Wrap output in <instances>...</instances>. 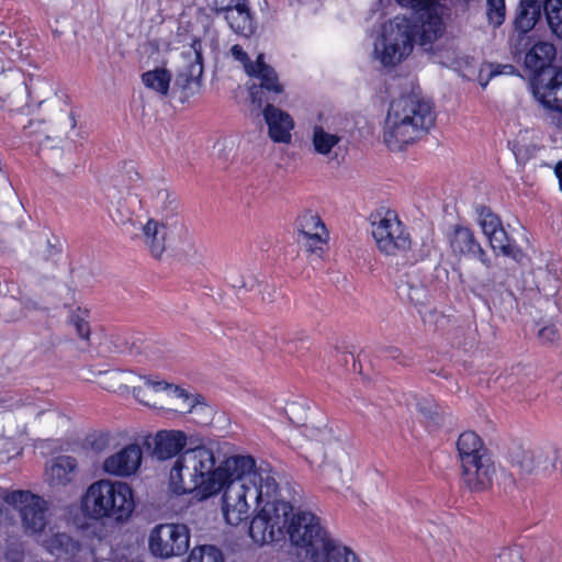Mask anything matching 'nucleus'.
Wrapping results in <instances>:
<instances>
[{"instance_id":"49","label":"nucleus","mask_w":562,"mask_h":562,"mask_svg":"<svg viewBox=\"0 0 562 562\" xmlns=\"http://www.w3.org/2000/svg\"><path fill=\"white\" fill-rule=\"evenodd\" d=\"M554 175L559 180V189L562 191V160L558 161L554 166Z\"/></svg>"},{"instance_id":"51","label":"nucleus","mask_w":562,"mask_h":562,"mask_svg":"<svg viewBox=\"0 0 562 562\" xmlns=\"http://www.w3.org/2000/svg\"><path fill=\"white\" fill-rule=\"evenodd\" d=\"M514 72V67L512 65H505L503 66V70H492L491 75L492 76H495V75H499V74H513Z\"/></svg>"},{"instance_id":"25","label":"nucleus","mask_w":562,"mask_h":562,"mask_svg":"<svg viewBox=\"0 0 562 562\" xmlns=\"http://www.w3.org/2000/svg\"><path fill=\"white\" fill-rule=\"evenodd\" d=\"M154 456L158 460H168L182 453L187 447L188 437L181 430H160L154 438Z\"/></svg>"},{"instance_id":"38","label":"nucleus","mask_w":562,"mask_h":562,"mask_svg":"<svg viewBox=\"0 0 562 562\" xmlns=\"http://www.w3.org/2000/svg\"><path fill=\"white\" fill-rule=\"evenodd\" d=\"M486 15L491 25L501 26L506 15L505 0H486Z\"/></svg>"},{"instance_id":"21","label":"nucleus","mask_w":562,"mask_h":562,"mask_svg":"<svg viewBox=\"0 0 562 562\" xmlns=\"http://www.w3.org/2000/svg\"><path fill=\"white\" fill-rule=\"evenodd\" d=\"M263 120L268 127V136L274 143L290 144L292 140V131L294 130V120L280 108L268 103L262 110Z\"/></svg>"},{"instance_id":"2","label":"nucleus","mask_w":562,"mask_h":562,"mask_svg":"<svg viewBox=\"0 0 562 562\" xmlns=\"http://www.w3.org/2000/svg\"><path fill=\"white\" fill-rule=\"evenodd\" d=\"M247 468H237L225 483L222 495V514L231 526H238L249 517L250 502L255 507L266 497H272L278 490L277 473L269 464L256 465L248 456Z\"/></svg>"},{"instance_id":"26","label":"nucleus","mask_w":562,"mask_h":562,"mask_svg":"<svg viewBox=\"0 0 562 562\" xmlns=\"http://www.w3.org/2000/svg\"><path fill=\"white\" fill-rule=\"evenodd\" d=\"M145 191L144 198H148L158 212L166 216L177 213L179 209L178 198L164 182H147Z\"/></svg>"},{"instance_id":"33","label":"nucleus","mask_w":562,"mask_h":562,"mask_svg":"<svg viewBox=\"0 0 562 562\" xmlns=\"http://www.w3.org/2000/svg\"><path fill=\"white\" fill-rule=\"evenodd\" d=\"M491 248L495 252H499L503 256L510 257L517 262H520L525 257L522 250L515 244L510 243L509 237L504 227L496 231L490 237H487Z\"/></svg>"},{"instance_id":"5","label":"nucleus","mask_w":562,"mask_h":562,"mask_svg":"<svg viewBox=\"0 0 562 562\" xmlns=\"http://www.w3.org/2000/svg\"><path fill=\"white\" fill-rule=\"evenodd\" d=\"M457 449L463 484L473 492L491 487L496 468L482 439L473 431H464L458 438Z\"/></svg>"},{"instance_id":"50","label":"nucleus","mask_w":562,"mask_h":562,"mask_svg":"<svg viewBox=\"0 0 562 562\" xmlns=\"http://www.w3.org/2000/svg\"><path fill=\"white\" fill-rule=\"evenodd\" d=\"M229 283L234 288H239V289L247 288V282L244 280V278H240V280L239 279L234 280L233 276H231Z\"/></svg>"},{"instance_id":"52","label":"nucleus","mask_w":562,"mask_h":562,"mask_svg":"<svg viewBox=\"0 0 562 562\" xmlns=\"http://www.w3.org/2000/svg\"><path fill=\"white\" fill-rule=\"evenodd\" d=\"M262 300H263V301H266V300H267V297H266V296H262ZM268 301H269V302H270V301H272V299H271V294H270V293H269Z\"/></svg>"},{"instance_id":"53","label":"nucleus","mask_w":562,"mask_h":562,"mask_svg":"<svg viewBox=\"0 0 562 562\" xmlns=\"http://www.w3.org/2000/svg\"><path fill=\"white\" fill-rule=\"evenodd\" d=\"M295 408H296V405H295V404H292V405L290 406V411H291V412H293Z\"/></svg>"},{"instance_id":"1","label":"nucleus","mask_w":562,"mask_h":562,"mask_svg":"<svg viewBox=\"0 0 562 562\" xmlns=\"http://www.w3.org/2000/svg\"><path fill=\"white\" fill-rule=\"evenodd\" d=\"M412 16L396 15L384 22L373 45V58L383 67H395L413 52L415 40L422 46L431 45L445 31L437 0H395Z\"/></svg>"},{"instance_id":"45","label":"nucleus","mask_w":562,"mask_h":562,"mask_svg":"<svg viewBox=\"0 0 562 562\" xmlns=\"http://www.w3.org/2000/svg\"><path fill=\"white\" fill-rule=\"evenodd\" d=\"M538 338L542 344H554L560 339V333L555 325L549 324L538 331Z\"/></svg>"},{"instance_id":"23","label":"nucleus","mask_w":562,"mask_h":562,"mask_svg":"<svg viewBox=\"0 0 562 562\" xmlns=\"http://www.w3.org/2000/svg\"><path fill=\"white\" fill-rule=\"evenodd\" d=\"M342 136L321 124H316L312 128L311 143L313 151L329 160L337 159L341 148Z\"/></svg>"},{"instance_id":"36","label":"nucleus","mask_w":562,"mask_h":562,"mask_svg":"<svg viewBox=\"0 0 562 562\" xmlns=\"http://www.w3.org/2000/svg\"><path fill=\"white\" fill-rule=\"evenodd\" d=\"M543 10L550 30L562 40V0H546Z\"/></svg>"},{"instance_id":"37","label":"nucleus","mask_w":562,"mask_h":562,"mask_svg":"<svg viewBox=\"0 0 562 562\" xmlns=\"http://www.w3.org/2000/svg\"><path fill=\"white\" fill-rule=\"evenodd\" d=\"M187 562H225L223 552L212 544L194 547L187 559Z\"/></svg>"},{"instance_id":"41","label":"nucleus","mask_w":562,"mask_h":562,"mask_svg":"<svg viewBox=\"0 0 562 562\" xmlns=\"http://www.w3.org/2000/svg\"><path fill=\"white\" fill-rule=\"evenodd\" d=\"M303 435L311 440H317L321 442H327L333 437L331 430L322 420L318 423V425L304 424Z\"/></svg>"},{"instance_id":"19","label":"nucleus","mask_w":562,"mask_h":562,"mask_svg":"<svg viewBox=\"0 0 562 562\" xmlns=\"http://www.w3.org/2000/svg\"><path fill=\"white\" fill-rule=\"evenodd\" d=\"M143 451L137 443L127 445L106 457L102 463L104 473L115 477H128L137 472L142 464Z\"/></svg>"},{"instance_id":"46","label":"nucleus","mask_w":562,"mask_h":562,"mask_svg":"<svg viewBox=\"0 0 562 562\" xmlns=\"http://www.w3.org/2000/svg\"><path fill=\"white\" fill-rule=\"evenodd\" d=\"M243 0H212L210 7L216 12H229L231 9L235 8Z\"/></svg>"},{"instance_id":"27","label":"nucleus","mask_w":562,"mask_h":562,"mask_svg":"<svg viewBox=\"0 0 562 562\" xmlns=\"http://www.w3.org/2000/svg\"><path fill=\"white\" fill-rule=\"evenodd\" d=\"M168 248L186 257H194L198 254L194 236L180 220H175L170 223Z\"/></svg>"},{"instance_id":"24","label":"nucleus","mask_w":562,"mask_h":562,"mask_svg":"<svg viewBox=\"0 0 562 562\" xmlns=\"http://www.w3.org/2000/svg\"><path fill=\"white\" fill-rule=\"evenodd\" d=\"M171 222H158L156 220H148L146 224L139 223L142 228L140 237L143 243L147 246L150 254L159 258L169 247V227Z\"/></svg>"},{"instance_id":"9","label":"nucleus","mask_w":562,"mask_h":562,"mask_svg":"<svg viewBox=\"0 0 562 562\" xmlns=\"http://www.w3.org/2000/svg\"><path fill=\"white\" fill-rule=\"evenodd\" d=\"M372 236L379 250L386 256H405L412 246L409 233L393 211L376 215L372 222Z\"/></svg>"},{"instance_id":"47","label":"nucleus","mask_w":562,"mask_h":562,"mask_svg":"<svg viewBox=\"0 0 562 562\" xmlns=\"http://www.w3.org/2000/svg\"><path fill=\"white\" fill-rule=\"evenodd\" d=\"M501 562H520L521 553L518 548L505 549L499 554Z\"/></svg>"},{"instance_id":"30","label":"nucleus","mask_w":562,"mask_h":562,"mask_svg":"<svg viewBox=\"0 0 562 562\" xmlns=\"http://www.w3.org/2000/svg\"><path fill=\"white\" fill-rule=\"evenodd\" d=\"M541 15V5L537 0H522L514 20L515 31L525 35L531 31Z\"/></svg>"},{"instance_id":"6","label":"nucleus","mask_w":562,"mask_h":562,"mask_svg":"<svg viewBox=\"0 0 562 562\" xmlns=\"http://www.w3.org/2000/svg\"><path fill=\"white\" fill-rule=\"evenodd\" d=\"M254 509L249 525V536L257 544L263 546L284 537L285 527L293 512L292 505L280 497V488L272 497H266Z\"/></svg>"},{"instance_id":"20","label":"nucleus","mask_w":562,"mask_h":562,"mask_svg":"<svg viewBox=\"0 0 562 562\" xmlns=\"http://www.w3.org/2000/svg\"><path fill=\"white\" fill-rule=\"evenodd\" d=\"M299 241L310 251L322 250L326 244L328 233L321 217L312 211L303 212L296 220Z\"/></svg>"},{"instance_id":"22","label":"nucleus","mask_w":562,"mask_h":562,"mask_svg":"<svg viewBox=\"0 0 562 562\" xmlns=\"http://www.w3.org/2000/svg\"><path fill=\"white\" fill-rule=\"evenodd\" d=\"M78 473V461L70 456H59L50 460L45 469L47 483L52 487H65L72 483Z\"/></svg>"},{"instance_id":"12","label":"nucleus","mask_w":562,"mask_h":562,"mask_svg":"<svg viewBox=\"0 0 562 562\" xmlns=\"http://www.w3.org/2000/svg\"><path fill=\"white\" fill-rule=\"evenodd\" d=\"M190 532L181 524H160L153 528L148 538L150 553L160 559L183 554L189 549Z\"/></svg>"},{"instance_id":"13","label":"nucleus","mask_w":562,"mask_h":562,"mask_svg":"<svg viewBox=\"0 0 562 562\" xmlns=\"http://www.w3.org/2000/svg\"><path fill=\"white\" fill-rule=\"evenodd\" d=\"M52 555L64 558L69 562H95L93 548L87 541L74 540L65 532L45 531L36 539Z\"/></svg>"},{"instance_id":"16","label":"nucleus","mask_w":562,"mask_h":562,"mask_svg":"<svg viewBox=\"0 0 562 562\" xmlns=\"http://www.w3.org/2000/svg\"><path fill=\"white\" fill-rule=\"evenodd\" d=\"M139 379L144 381V385L133 387V395L139 403L151 405V398L148 393L165 392L169 397L181 401L180 409L192 412V409L196 408L194 397L188 394L186 390L162 380H153L147 376H140Z\"/></svg>"},{"instance_id":"34","label":"nucleus","mask_w":562,"mask_h":562,"mask_svg":"<svg viewBox=\"0 0 562 562\" xmlns=\"http://www.w3.org/2000/svg\"><path fill=\"white\" fill-rule=\"evenodd\" d=\"M171 81L170 72L165 68H156L148 70L142 75L144 86L161 97H166L169 91Z\"/></svg>"},{"instance_id":"11","label":"nucleus","mask_w":562,"mask_h":562,"mask_svg":"<svg viewBox=\"0 0 562 562\" xmlns=\"http://www.w3.org/2000/svg\"><path fill=\"white\" fill-rule=\"evenodd\" d=\"M249 464L248 456H233L226 458L218 465H216L215 458L212 460V467H207L206 470L194 481L193 484L196 488H192L191 494H194L199 501H204L217 495L227 483L232 472L237 468L245 469Z\"/></svg>"},{"instance_id":"3","label":"nucleus","mask_w":562,"mask_h":562,"mask_svg":"<svg viewBox=\"0 0 562 562\" xmlns=\"http://www.w3.org/2000/svg\"><path fill=\"white\" fill-rule=\"evenodd\" d=\"M431 104L415 93L394 99L383 124V142L390 150L401 151L422 139L432 127Z\"/></svg>"},{"instance_id":"42","label":"nucleus","mask_w":562,"mask_h":562,"mask_svg":"<svg viewBox=\"0 0 562 562\" xmlns=\"http://www.w3.org/2000/svg\"><path fill=\"white\" fill-rule=\"evenodd\" d=\"M416 409L425 417L426 420L438 424L439 407L431 397H420L416 400Z\"/></svg>"},{"instance_id":"44","label":"nucleus","mask_w":562,"mask_h":562,"mask_svg":"<svg viewBox=\"0 0 562 562\" xmlns=\"http://www.w3.org/2000/svg\"><path fill=\"white\" fill-rule=\"evenodd\" d=\"M547 109V113L544 115V120L551 126L562 131V105H551L544 106Z\"/></svg>"},{"instance_id":"32","label":"nucleus","mask_w":562,"mask_h":562,"mask_svg":"<svg viewBox=\"0 0 562 562\" xmlns=\"http://www.w3.org/2000/svg\"><path fill=\"white\" fill-rule=\"evenodd\" d=\"M225 19L235 33L247 36L254 31L252 19L244 0L231 9Z\"/></svg>"},{"instance_id":"18","label":"nucleus","mask_w":562,"mask_h":562,"mask_svg":"<svg viewBox=\"0 0 562 562\" xmlns=\"http://www.w3.org/2000/svg\"><path fill=\"white\" fill-rule=\"evenodd\" d=\"M109 214L113 222L117 226H121L124 233L131 236H137L136 228L139 223L135 217V207L137 204H140L142 201L131 193L122 194L120 192H113L109 194Z\"/></svg>"},{"instance_id":"8","label":"nucleus","mask_w":562,"mask_h":562,"mask_svg":"<svg viewBox=\"0 0 562 562\" xmlns=\"http://www.w3.org/2000/svg\"><path fill=\"white\" fill-rule=\"evenodd\" d=\"M285 532L291 543L304 550L306 558L313 561V557L323 549L330 538L321 524V519L312 512L297 510L288 520Z\"/></svg>"},{"instance_id":"35","label":"nucleus","mask_w":562,"mask_h":562,"mask_svg":"<svg viewBox=\"0 0 562 562\" xmlns=\"http://www.w3.org/2000/svg\"><path fill=\"white\" fill-rule=\"evenodd\" d=\"M426 292L425 285L411 276L397 285L398 295L413 304H422L426 299Z\"/></svg>"},{"instance_id":"31","label":"nucleus","mask_w":562,"mask_h":562,"mask_svg":"<svg viewBox=\"0 0 562 562\" xmlns=\"http://www.w3.org/2000/svg\"><path fill=\"white\" fill-rule=\"evenodd\" d=\"M557 54L553 44L548 42L536 43L525 56V65L528 69L537 72L551 64Z\"/></svg>"},{"instance_id":"4","label":"nucleus","mask_w":562,"mask_h":562,"mask_svg":"<svg viewBox=\"0 0 562 562\" xmlns=\"http://www.w3.org/2000/svg\"><path fill=\"white\" fill-rule=\"evenodd\" d=\"M136 504L131 485L123 481L100 479L85 490L80 497L83 517L93 521L126 522Z\"/></svg>"},{"instance_id":"17","label":"nucleus","mask_w":562,"mask_h":562,"mask_svg":"<svg viewBox=\"0 0 562 562\" xmlns=\"http://www.w3.org/2000/svg\"><path fill=\"white\" fill-rule=\"evenodd\" d=\"M449 247L454 256L464 258H476L486 269L491 268L492 261L480 243L475 239L473 232L464 226L456 225L447 235Z\"/></svg>"},{"instance_id":"28","label":"nucleus","mask_w":562,"mask_h":562,"mask_svg":"<svg viewBox=\"0 0 562 562\" xmlns=\"http://www.w3.org/2000/svg\"><path fill=\"white\" fill-rule=\"evenodd\" d=\"M312 562H360L357 553L339 540L329 538Z\"/></svg>"},{"instance_id":"29","label":"nucleus","mask_w":562,"mask_h":562,"mask_svg":"<svg viewBox=\"0 0 562 562\" xmlns=\"http://www.w3.org/2000/svg\"><path fill=\"white\" fill-rule=\"evenodd\" d=\"M535 95L543 106H562V69L555 70L547 83L538 82L535 86Z\"/></svg>"},{"instance_id":"40","label":"nucleus","mask_w":562,"mask_h":562,"mask_svg":"<svg viewBox=\"0 0 562 562\" xmlns=\"http://www.w3.org/2000/svg\"><path fill=\"white\" fill-rule=\"evenodd\" d=\"M479 224L486 237L503 227L498 216L485 207H482L479 213Z\"/></svg>"},{"instance_id":"39","label":"nucleus","mask_w":562,"mask_h":562,"mask_svg":"<svg viewBox=\"0 0 562 562\" xmlns=\"http://www.w3.org/2000/svg\"><path fill=\"white\" fill-rule=\"evenodd\" d=\"M87 318L88 312L79 307L71 311L69 315L70 324L76 328L78 336L83 340H88L90 336V327Z\"/></svg>"},{"instance_id":"48","label":"nucleus","mask_w":562,"mask_h":562,"mask_svg":"<svg viewBox=\"0 0 562 562\" xmlns=\"http://www.w3.org/2000/svg\"><path fill=\"white\" fill-rule=\"evenodd\" d=\"M471 281L474 283L475 289H484L491 285V279H481L474 273L470 274Z\"/></svg>"},{"instance_id":"7","label":"nucleus","mask_w":562,"mask_h":562,"mask_svg":"<svg viewBox=\"0 0 562 562\" xmlns=\"http://www.w3.org/2000/svg\"><path fill=\"white\" fill-rule=\"evenodd\" d=\"M214 453L211 449L200 446L187 449L176 458L169 472V486L178 495L191 494L195 480L202 477L203 470L212 467Z\"/></svg>"},{"instance_id":"10","label":"nucleus","mask_w":562,"mask_h":562,"mask_svg":"<svg viewBox=\"0 0 562 562\" xmlns=\"http://www.w3.org/2000/svg\"><path fill=\"white\" fill-rule=\"evenodd\" d=\"M231 54L234 59L240 61L246 74L258 80L259 85H254L250 88V98L252 102L262 104V98L259 95L261 90L270 94V99L276 101V97L283 92V86L280 83L274 69L265 63L263 55L259 54L255 61H249L247 53L240 45H234L231 48Z\"/></svg>"},{"instance_id":"15","label":"nucleus","mask_w":562,"mask_h":562,"mask_svg":"<svg viewBox=\"0 0 562 562\" xmlns=\"http://www.w3.org/2000/svg\"><path fill=\"white\" fill-rule=\"evenodd\" d=\"M184 65L179 69L175 87L181 89L186 97L193 95L200 88L203 74L202 43L194 40L188 52L182 54Z\"/></svg>"},{"instance_id":"54","label":"nucleus","mask_w":562,"mask_h":562,"mask_svg":"<svg viewBox=\"0 0 562 562\" xmlns=\"http://www.w3.org/2000/svg\"><path fill=\"white\" fill-rule=\"evenodd\" d=\"M127 562H142V561H139V560H137V559H133V560L127 561Z\"/></svg>"},{"instance_id":"14","label":"nucleus","mask_w":562,"mask_h":562,"mask_svg":"<svg viewBox=\"0 0 562 562\" xmlns=\"http://www.w3.org/2000/svg\"><path fill=\"white\" fill-rule=\"evenodd\" d=\"M516 464L526 474H550L554 470H562V448L546 446L522 451Z\"/></svg>"},{"instance_id":"43","label":"nucleus","mask_w":562,"mask_h":562,"mask_svg":"<svg viewBox=\"0 0 562 562\" xmlns=\"http://www.w3.org/2000/svg\"><path fill=\"white\" fill-rule=\"evenodd\" d=\"M321 475L324 480L329 482H341L342 480V471L338 463L325 460L321 467Z\"/></svg>"}]
</instances>
